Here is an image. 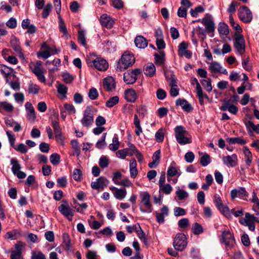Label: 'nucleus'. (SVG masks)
<instances>
[{"mask_svg": "<svg viewBox=\"0 0 259 259\" xmlns=\"http://www.w3.org/2000/svg\"><path fill=\"white\" fill-rule=\"evenodd\" d=\"M175 133L176 140L180 144L186 145L192 143L191 136L183 126H177Z\"/></svg>", "mask_w": 259, "mask_h": 259, "instance_id": "1", "label": "nucleus"}, {"mask_svg": "<svg viewBox=\"0 0 259 259\" xmlns=\"http://www.w3.org/2000/svg\"><path fill=\"white\" fill-rule=\"evenodd\" d=\"M135 61V58L133 54L130 52H125L117 63L116 70L122 71L133 65Z\"/></svg>", "mask_w": 259, "mask_h": 259, "instance_id": "2", "label": "nucleus"}, {"mask_svg": "<svg viewBox=\"0 0 259 259\" xmlns=\"http://www.w3.org/2000/svg\"><path fill=\"white\" fill-rule=\"evenodd\" d=\"M94 53L90 54L87 58V62L88 64L93 63L95 68L100 71H105L108 68V63L106 60L101 57H97Z\"/></svg>", "mask_w": 259, "mask_h": 259, "instance_id": "3", "label": "nucleus"}, {"mask_svg": "<svg viewBox=\"0 0 259 259\" xmlns=\"http://www.w3.org/2000/svg\"><path fill=\"white\" fill-rule=\"evenodd\" d=\"M141 203L140 210L144 213H150L152 211V207L150 202V195L147 192H141L140 193Z\"/></svg>", "mask_w": 259, "mask_h": 259, "instance_id": "4", "label": "nucleus"}, {"mask_svg": "<svg viewBox=\"0 0 259 259\" xmlns=\"http://www.w3.org/2000/svg\"><path fill=\"white\" fill-rule=\"evenodd\" d=\"M96 110L91 106H87L83 112V115L80 120L81 123L84 127H89L93 123L94 112Z\"/></svg>", "mask_w": 259, "mask_h": 259, "instance_id": "5", "label": "nucleus"}, {"mask_svg": "<svg viewBox=\"0 0 259 259\" xmlns=\"http://www.w3.org/2000/svg\"><path fill=\"white\" fill-rule=\"evenodd\" d=\"M165 173L162 171L161 173L160 177L158 181L159 193V195L165 194L169 195L172 192L173 188L169 184H165Z\"/></svg>", "mask_w": 259, "mask_h": 259, "instance_id": "6", "label": "nucleus"}, {"mask_svg": "<svg viewBox=\"0 0 259 259\" xmlns=\"http://www.w3.org/2000/svg\"><path fill=\"white\" fill-rule=\"evenodd\" d=\"M58 210L69 221H72L73 216V210L66 200L62 201V204L58 207Z\"/></svg>", "mask_w": 259, "mask_h": 259, "instance_id": "7", "label": "nucleus"}, {"mask_svg": "<svg viewBox=\"0 0 259 259\" xmlns=\"http://www.w3.org/2000/svg\"><path fill=\"white\" fill-rule=\"evenodd\" d=\"M187 242L184 234L180 233L177 234L174 241V246L176 250L182 251L186 247Z\"/></svg>", "mask_w": 259, "mask_h": 259, "instance_id": "8", "label": "nucleus"}, {"mask_svg": "<svg viewBox=\"0 0 259 259\" xmlns=\"http://www.w3.org/2000/svg\"><path fill=\"white\" fill-rule=\"evenodd\" d=\"M234 47L237 53L240 55H242L245 52V40L242 34L239 33L235 34Z\"/></svg>", "mask_w": 259, "mask_h": 259, "instance_id": "9", "label": "nucleus"}, {"mask_svg": "<svg viewBox=\"0 0 259 259\" xmlns=\"http://www.w3.org/2000/svg\"><path fill=\"white\" fill-rule=\"evenodd\" d=\"M26 244L21 241L18 242L15 245V250L11 252V259H23L22 250L25 248Z\"/></svg>", "mask_w": 259, "mask_h": 259, "instance_id": "10", "label": "nucleus"}, {"mask_svg": "<svg viewBox=\"0 0 259 259\" xmlns=\"http://www.w3.org/2000/svg\"><path fill=\"white\" fill-rule=\"evenodd\" d=\"M240 19L245 23L250 22L252 19L251 12L246 6L241 7L238 10Z\"/></svg>", "mask_w": 259, "mask_h": 259, "instance_id": "11", "label": "nucleus"}, {"mask_svg": "<svg viewBox=\"0 0 259 259\" xmlns=\"http://www.w3.org/2000/svg\"><path fill=\"white\" fill-rule=\"evenodd\" d=\"M52 126L54 130L57 142L60 145H63L64 138L62 136L59 122L56 120H53L52 121Z\"/></svg>", "mask_w": 259, "mask_h": 259, "instance_id": "12", "label": "nucleus"}, {"mask_svg": "<svg viewBox=\"0 0 259 259\" xmlns=\"http://www.w3.org/2000/svg\"><path fill=\"white\" fill-rule=\"evenodd\" d=\"M141 71L139 69H135L131 72H127L124 74L123 80L127 84H133L137 80V76L140 74Z\"/></svg>", "mask_w": 259, "mask_h": 259, "instance_id": "13", "label": "nucleus"}, {"mask_svg": "<svg viewBox=\"0 0 259 259\" xmlns=\"http://www.w3.org/2000/svg\"><path fill=\"white\" fill-rule=\"evenodd\" d=\"M197 21L201 22L205 26L208 32H213L214 30V24L212 19L211 16L209 14H206L205 17L201 20L199 19Z\"/></svg>", "mask_w": 259, "mask_h": 259, "instance_id": "14", "label": "nucleus"}, {"mask_svg": "<svg viewBox=\"0 0 259 259\" xmlns=\"http://www.w3.org/2000/svg\"><path fill=\"white\" fill-rule=\"evenodd\" d=\"M108 180L105 177H101L96 179L95 181L92 182L91 185L92 188L95 190H103L108 184Z\"/></svg>", "mask_w": 259, "mask_h": 259, "instance_id": "15", "label": "nucleus"}, {"mask_svg": "<svg viewBox=\"0 0 259 259\" xmlns=\"http://www.w3.org/2000/svg\"><path fill=\"white\" fill-rule=\"evenodd\" d=\"M169 208L166 205H163L162 208L155 212L156 221L159 224H162L164 222V218L169 214Z\"/></svg>", "mask_w": 259, "mask_h": 259, "instance_id": "16", "label": "nucleus"}, {"mask_svg": "<svg viewBox=\"0 0 259 259\" xmlns=\"http://www.w3.org/2000/svg\"><path fill=\"white\" fill-rule=\"evenodd\" d=\"M222 241L227 246L229 247H232L235 242L233 236L229 231H224L223 232Z\"/></svg>", "mask_w": 259, "mask_h": 259, "instance_id": "17", "label": "nucleus"}, {"mask_svg": "<svg viewBox=\"0 0 259 259\" xmlns=\"http://www.w3.org/2000/svg\"><path fill=\"white\" fill-rule=\"evenodd\" d=\"M11 45L13 49L16 52L19 58L24 60L25 59L24 55L22 52V50L20 46L19 40L15 37H13L11 39Z\"/></svg>", "mask_w": 259, "mask_h": 259, "instance_id": "18", "label": "nucleus"}, {"mask_svg": "<svg viewBox=\"0 0 259 259\" xmlns=\"http://www.w3.org/2000/svg\"><path fill=\"white\" fill-rule=\"evenodd\" d=\"M220 109L222 111H228L234 115H236L238 111L237 107L231 104L229 100L224 101Z\"/></svg>", "mask_w": 259, "mask_h": 259, "instance_id": "19", "label": "nucleus"}, {"mask_svg": "<svg viewBox=\"0 0 259 259\" xmlns=\"http://www.w3.org/2000/svg\"><path fill=\"white\" fill-rule=\"evenodd\" d=\"M248 195V193L244 187H239L238 189H233L230 193L231 197L232 199H234L237 197L242 198L244 197H247Z\"/></svg>", "mask_w": 259, "mask_h": 259, "instance_id": "20", "label": "nucleus"}, {"mask_svg": "<svg viewBox=\"0 0 259 259\" xmlns=\"http://www.w3.org/2000/svg\"><path fill=\"white\" fill-rule=\"evenodd\" d=\"M223 161L224 164L228 167H235L237 164V156L235 154L223 156Z\"/></svg>", "mask_w": 259, "mask_h": 259, "instance_id": "21", "label": "nucleus"}, {"mask_svg": "<svg viewBox=\"0 0 259 259\" xmlns=\"http://www.w3.org/2000/svg\"><path fill=\"white\" fill-rule=\"evenodd\" d=\"M116 87L114 79L112 76H108L104 78L103 88L108 92L114 90Z\"/></svg>", "mask_w": 259, "mask_h": 259, "instance_id": "22", "label": "nucleus"}, {"mask_svg": "<svg viewBox=\"0 0 259 259\" xmlns=\"http://www.w3.org/2000/svg\"><path fill=\"white\" fill-rule=\"evenodd\" d=\"M25 107L28 119L30 121H34L36 118V115L34 108L32 104L27 102L25 103Z\"/></svg>", "mask_w": 259, "mask_h": 259, "instance_id": "23", "label": "nucleus"}, {"mask_svg": "<svg viewBox=\"0 0 259 259\" xmlns=\"http://www.w3.org/2000/svg\"><path fill=\"white\" fill-rule=\"evenodd\" d=\"M100 22L103 26L109 29L112 27L114 21L107 14H103L100 18Z\"/></svg>", "mask_w": 259, "mask_h": 259, "instance_id": "24", "label": "nucleus"}, {"mask_svg": "<svg viewBox=\"0 0 259 259\" xmlns=\"http://www.w3.org/2000/svg\"><path fill=\"white\" fill-rule=\"evenodd\" d=\"M32 70L35 75L37 77L38 79L41 82L46 81V78L44 75V71L40 67L32 66Z\"/></svg>", "mask_w": 259, "mask_h": 259, "instance_id": "25", "label": "nucleus"}, {"mask_svg": "<svg viewBox=\"0 0 259 259\" xmlns=\"http://www.w3.org/2000/svg\"><path fill=\"white\" fill-rule=\"evenodd\" d=\"M21 231L19 229H14L8 232L6 234V238L11 240H16L21 237Z\"/></svg>", "mask_w": 259, "mask_h": 259, "instance_id": "26", "label": "nucleus"}, {"mask_svg": "<svg viewBox=\"0 0 259 259\" xmlns=\"http://www.w3.org/2000/svg\"><path fill=\"white\" fill-rule=\"evenodd\" d=\"M135 43L136 47L140 49H144L148 45L147 40L142 36L136 37L135 39Z\"/></svg>", "mask_w": 259, "mask_h": 259, "instance_id": "27", "label": "nucleus"}, {"mask_svg": "<svg viewBox=\"0 0 259 259\" xmlns=\"http://www.w3.org/2000/svg\"><path fill=\"white\" fill-rule=\"evenodd\" d=\"M14 110L13 106L6 102H0V112L3 113V111H6L8 113H11Z\"/></svg>", "mask_w": 259, "mask_h": 259, "instance_id": "28", "label": "nucleus"}, {"mask_svg": "<svg viewBox=\"0 0 259 259\" xmlns=\"http://www.w3.org/2000/svg\"><path fill=\"white\" fill-rule=\"evenodd\" d=\"M176 105L182 107L185 111L189 112L192 109V106L185 99H178L176 101Z\"/></svg>", "mask_w": 259, "mask_h": 259, "instance_id": "29", "label": "nucleus"}, {"mask_svg": "<svg viewBox=\"0 0 259 259\" xmlns=\"http://www.w3.org/2000/svg\"><path fill=\"white\" fill-rule=\"evenodd\" d=\"M177 81L174 77H171L170 85L171 87L169 93L172 97H176L179 95V90L176 84Z\"/></svg>", "mask_w": 259, "mask_h": 259, "instance_id": "30", "label": "nucleus"}, {"mask_svg": "<svg viewBox=\"0 0 259 259\" xmlns=\"http://www.w3.org/2000/svg\"><path fill=\"white\" fill-rule=\"evenodd\" d=\"M125 98L128 102H134L137 99V95L134 90H127L125 91Z\"/></svg>", "mask_w": 259, "mask_h": 259, "instance_id": "31", "label": "nucleus"}, {"mask_svg": "<svg viewBox=\"0 0 259 259\" xmlns=\"http://www.w3.org/2000/svg\"><path fill=\"white\" fill-rule=\"evenodd\" d=\"M256 221V218L249 213L245 214V218L240 220L239 222L242 225H247V224L254 223Z\"/></svg>", "mask_w": 259, "mask_h": 259, "instance_id": "32", "label": "nucleus"}, {"mask_svg": "<svg viewBox=\"0 0 259 259\" xmlns=\"http://www.w3.org/2000/svg\"><path fill=\"white\" fill-rule=\"evenodd\" d=\"M179 167L175 166V163H171L167 169V175L168 177H174L176 175L179 177L181 174L179 173Z\"/></svg>", "mask_w": 259, "mask_h": 259, "instance_id": "33", "label": "nucleus"}, {"mask_svg": "<svg viewBox=\"0 0 259 259\" xmlns=\"http://www.w3.org/2000/svg\"><path fill=\"white\" fill-rule=\"evenodd\" d=\"M160 157V150H157L154 152L153 155V161L152 162L148 164V166L150 168H154L159 163V159Z\"/></svg>", "mask_w": 259, "mask_h": 259, "instance_id": "34", "label": "nucleus"}, {"mask_svg": "<svg viewBox=\"0 0 259 259\" xmlns=\"http://www.w3.org/2000/svg\"><path fill=\"white\" fill-rule=\"evenodd\" d=\"M245 126L249 133L255 132L259 134V124L255 125L251 121L245 122Z\"/></svg>", "mask_w": 259, "mask_h": 259, "instance_id": "35", "label": "nucleus"}, {"mask_svg": "<svg viewBox=\"0 0 259 259\" xmlns=\"http://www.w3.org/2000/svg\"><path fill=\"white\" fill-rule=\"evenodd\" d=\"M155 67L152 63H148L144 69L145 74L149 76H153L155 74Z\"/></svg>", "mask_w": 259, "mask_h": 259, "instance_id": "36", "label": "nucleus"}, {"mask_svg": "<svg viewBox=\"0 0 259 259\" xmlns=\"http://www.w3.org/2000/svg\"><path fill=\"white\" fill-rule=\"evenodd\" d=\"M113 194L117 199L122 200L125 197L127 192L125 189H118Z\"/></svg>", "mask_w": 259, "mask_h": 259, "instance_id": "37", "label": "nucleus"}, {"mask_svg": "<svg viewBox=\"0 0 259 259\" xmlns=\"http://www.w3.org/2000/svg\"><path fill=\"white\" fill-rule=\"evenodd\" d=\"M209 69L211 73H218L221 71L222 67L217 62H211L209 63Z\"/></svg>", "mask_w": 259, "mask_h": 259, "instance_id": "38", "label": "nucleus"}, {"mask_svg": "<svg viewBox=\"0 0 259 259\" xmlns=\"http://www.w3.org/2000/svg\"><path fill=\"white\" fill-rule=\"evenodd\" d=\"M58 19H59V28L60 32L63 33L65 35H67L68 34V32L67 30V28L66 27L64 21L61 17L60 14L58 15Z\"/></svg>", "mask_w": 259, "mask_h": 259, "instance_id": "39", "label": "nucleus"}, {"mask_svg": "<svg viewBox=\"0 0 259 259\" xmlns=\"http://www.w3.org/2000/svg\"><path fill=\"white\" fill-rule=\"evenodd\" d=\"M119 102V97L118 96H114L109 98L106 102V106L108 108H112Z\"/></svg>", "mask_w": 259, "mask_h": 259, "instance_id": "40", "label": "nucleus"}, {"mask_svg": "<svg viewBox=\"0 0 259 259\" xmlns=\"http://www.w3.org/2000/svg\"><path fill=\"white\" fill-rule=\"evenodd\" d=\"M201 83L207 92H210L212 91V87L211 85V80L210 78L202 79L201 80Z\"/></svg>", "mask_w": 259, "mask_h": 259, "instance_id": "41", "label": "nucleus"}, {"mask_svg": "<svg viewBox=\"0 0 259 259\" xmlns=\"http://www.w3.org/2000/svg\"><path fill=\"white\" fill-rule=\"evenodd\" d=\"M11 164L12 165V171L14 174L20 170L21 168V165L16 159L12 158L11 160Z\"/></svg>", "mask_w": 259, "mask_h": 259, "instance_id": "42", "label": "nucleus"}, {"mask_svg": "<svg viewBox=\"0 0 259 259\" xmlns=\"http://www.w3.org/2000/svg\"><path fill=\"white\" fill-rule=\"evenodd\" d=\"M244 154L245 155V163L248 166H249L252 161L251 153L247 148L245 147L244 149Z\"/></svg>", "mask_w": 259, "mask_h": 259, "instance_id": "43", "label": "nucleus"}, {"mask_svg": "<svg viewBox=\"0 0 259 259\" xmlns=\"http://www.w3.org/2000/svg\"><path fill=\"white\" fill-rule=\"evenodd\" d=\"M228 142L230 144H238L244 145L246 143V141L241 138L237 137L228 139Z\"/></svg>", "mask_w": 259, "mask_h": 259, "instance_id": "44", "label": "nucleus"}, {"mask_svg": "<svg viewBox=\"0 0 259 259\" xmlns=\"http://www.w3.org/2000/svg\"><path fill=\"white\" fill-rule=\"evenodd\" d=\"M63 110L69 114H74L76 112L75 109L73 105L69 104L68 103H65L64 104L63 108H62Z\"/></svg>", "mask_w": 259, "mask_h": 259, "instance_id": "45", "label": "nucleus"}, {"mask_svg": "<svg viewBox=\"0 0 259 259\" xmlns=\"http://www.w3.org/2000/svg\"><path fill=\"white\" fill-rule=\"evenodd\" d=\"M119 144L117 137L115 136L112 139V143L109 145V148L113 151H116L119 148Z\"/></svg>", "mask_w": 259, "mask_h": 259, "instance_id": "46", "label": "nucleus"}, {"mask_svg": "<svg viewBox=\"0 0 259 259\" xmlns=\"http://www.w3.org/2000/svg\"><path fill=\"white\" fill-rule=\"evenodd\" d=\"M155 59L156 63L161 65L164 63V53L163 52H159V54H155Z\"/></svg>", "mask_w": 259, "mask_h": 259, "instance_id": "47", "label": "nucleus"}, {"mask_svg": "<svg viewBox=\"0 0 259 259\" xmlns=\"http://www.w3.org/2000/svg\"><path fill=\"white\" fill-rule=\"evenodd\" d=\"M218 31L221 34L227 35L229 33L228 26L224 23L219 24Z\"/></svg>", "mask_w": 259, "mask_h": 259, "instance_id": "48", "label": "nucleus"}, {"mask_svg": "<svg viewBox=\"0 0 259 259\" xmlns=\"http://www.w3.org/2000/svg\"><path fill=\"white\" fill-rule=\"evenodd\" d=\"M136 231L141 240L143 241L144 243H146L147 241V239L146 238L145 233L142 231L139 225H138V226H136Z\"/></svg>", "mask_w": 259, "mask_h": 259, "instance_id": "49", "label": "nucleus"}, {"mask_svg": "<svg viewBox=\"0 0 259 259\" xmlns=\"http://www.w3.org/2000/svg\"><path fill=\"white\" fill-rule=\"evenodd\" d=\"M204 11V9L201 6H199L194 9H191L190 11L191 15L193 17H197L198 13H202Z\"/></svg>", "mask_w": 259, "mask_h": 259, "instance_id": "50", "label": "nucleus"}, {"mask_svg": "<svg viewBox=\"0 0 259 259\" xmlns=\"http://www.w3.org/2000/svg\"><path fill=\"white\" fill-rule=\"evenodd\" d=\"M124 150H126V153L128 155V156H132L135 154V153L137 152L138 149L136 148V146L133 144H129L128 147L124 148Z\"/></svg>", "mask_w": 259, "mask_h": 259, "instance_id": "51", "label": "nucleus"}, {"mask_svg": "<svg viewBox=\"0 0 259 259\" xmlns=\"http://www.w3.org/2000/svg\"><path fill=\"white\" fill-rule=\"evenodd\" d=\"M218 208L226 217L230 218L231 217V211H230L228 207L225 206L223 204L221 206H219Z\"/></svg>", "mask_w": 259, "mask_h": 259, "instance_id": "52", "label": "nucleus"}, {"mask_svg": "<svg viewBox=\"0 0 259 259\" xmlns=\"http://www.w3.org/2000/svg\"><path fill=\"white\" fill-rule=\"evenodd\" d=\"M57 91L63 98L66 97L67 88L63 84H59L57 87Z\"/></svg>", "mask_w": 259, "mask_h": 259, "instance_id": "53", "label": "nucleus"}, {"mask_svg": "<svg viewBox=\"0 0 259 259\" xmlns=\"http://www.w3.org/2000/svg\"><path fill=\"white\" fill-rule=\"evenodd\" d=\"M78 39L80 44H81L83 46L85 47L87 46L85 33L83 30H79L78 31Z\"/></svg>", "mask_w": 259, "mask_h": 259, "instance_id": "54", "label": "nucleus"}, {"mask_svg": "<svg viewBox=\"0 0 259 259\" xmlns=\"http://www.w3.org/2000/svg\"><path fill=\"white\" fill-rule=\"evenodd\" d=\"M192 230L193 233L196 235L200 234L203 231L202 227L197 223H195L193 224Z\"/></svg>", "mask_w": 259, "mask_h": 259, "instance_id": "55", "label": "nucleus"}, {"mask_svg": "<svg viewBox=\"0 0 259 259\" xmlns=\"http://www.w3.org/2000/svg\"><path fill=\"white\" fill-rule=\"evenodd\" d=\"M176 193L179 199L181 200L185 199L188 196V193L183 190H181L179 187L177 188Z\"/></svg>", "mask_w": 259, "mask_h": 259, "instance_id": "56", "label": "nucleus"}, {"mask_svg": "<svg viewBox=\"0 0 259 259\" xmlns=\"http://www.w3.org/2000/svg\"><path fill=\"white\" fill-rule=\"evenodd\" d=\"M39 89L40 88L37 85L30 83L28 85V92L29 94H36Z\"/></svg>", "mask_w": 259, "mask_h": 259, "instance_id": "57", "label": "nucleus"}, {"mask_svg": "<svg viewBox=\"0 0 259 259\" xmlns=\"http://www.w3.org/2000/svg\"><path fill=\"white\" fill-rule=\"evenodd\" d=\"M200 163L203 166H206L210 162V156L207 154H205L200 158Z\"/></svg>", "mask_w": 259, "mask_h": 259, "instance_id": "58", "label": "nucleus"}, {"mask_svg": "<svg viewBox=\"0 0 259 259\" xmlns=\"http://www.w3.org/2000/svg\"><path fill=\"white\" fill-rule=\"evenodd\" d=\"M50 161L53 165H57L60 161V156L57 153H54L50 156Z\"/></svg>", "mask_w": 259, "mask_h": 259, "instance_id": "59", "label": "nucleus"}, {"mask_svg": "<svg viewBox=\"0 0 259 259\" xmlns=\"http://www.w3.org/2000/svg\"><path fill=\"white\" fill-rule=\"evenodd\" d=\"M52 9V4L51 3L48 4L44 8L43 12L42 13V17L44 18H46L49 15Z\"/></svg>", "mask_w": 259, "mask_h": 259, "instance_id": "60", "label": "nucleus"}, {"mask_svg": "<svg viewBox=\"0 0 259 259\" xmlns=\"http://www.w3.org/2000/svg\"><path fill=\"white\" fill-rule=\"evenodd\" d=\"M89 98L92 100L96 99L98 97V92L96 89L91 88L88 93Z\"/></svg>", "mask_w": 259, "mask_h": 259, "instance_id": "61", "label": "nucleus"}, {"mask_svg": "<svg viewBox=\"0 0 259 259\" xmlns=\"http://www.w3.org/2000/svg\"><path fill=\"white\" fill-rule=\"evenodd\" d=\"M174 212L176 217L183 216L186 214V210L184 208L179 207H175Z\"/></svg>", "mask_w": 259, "mask_h": 259, "instance_id": "62", "label": "nucleus"}, {"mask_svg": "<svg viewBox=\"0 0 259 259\" xmlns=\"http://www.w3.org/2000/svg\"><path fill=\"white\" fill-rule=\"evenodd\" d=\"M103 45L104 49L107 52H111L115 50V46L109 41H105Z\"/></svg>", "mask_w": 259, "mask_h": 259, "instance_id": "63", "label": "nucleus"}, {"mask_svg": "<svg viewBox=\"0 0 259 259\" xmlns=\"http://www.w3.org/2000/svg\"><path fill=\"white\" fill-rule=\"evenodd\" d=\"M155 139L158 142H161L164 139V131L162 128L159 129L155 134Z\"/></svg>", "mask_w": 259, "mask_h": 259, "instance_id": "64", "label": "nucleus"}]
</instances>
